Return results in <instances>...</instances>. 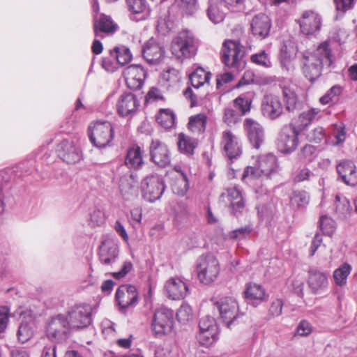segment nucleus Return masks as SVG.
<instances>
[{"instance_id":"nucleus-1","label":"nucleus","mask_w":357,"mask_h":357,"mask_svg":"<svg viewBox=\"0 0 357 357\" xmlns=\"http://www.w3.org/2000/svg\"><path fill=\"white\" fill-rule=\"evenodd\" d=\"M331 63V50L328 43L325 41L313 52H305L302 54L301 68L305 77L313 82L321 75L324 67H329Z\"/></svg>"},{"instance_id":"nucleus-2","label":"nucleus","mask_w":357,"mask_h":357,"mask_svg":"<svg viewBox=\"0 0 357 357\" xmlns=\"http://www.w3.org/2000/svg\"><path fill=\"white\" fill-rule=\"evenodd\" d=\"M198 40L188 30L181 31L172 41V54L178 59L183 60L194 56L197 52Z\"/></svg>"},{"instance_id":"nucleus-3","label":"nucleus","mask_w":357,"mask_h":357,"mask_svg":"<svg viewBox=\"0 0 357 357\" xmlns=\"http://www.w3.org/2000/svg\"><path fill=\"white\" fill-rule=\"evenodd\" d=\"M196 271L201 283L210 284L217 280L220 274L219 261L212 254L202 255L197 259Z\"/></svg>"},{"instance_id":"nucleus-4","label":"nucleus","mask_w":357,"mask_h":357,"mask_svg":"<svg viewBox=\"0 0 357 357\" xmlns=\"http://www.w3.org/2000/svg\"><path fill=\"white\" fill-rule=\"evenodd\" d=\"M215 308L219 313V318L229 328H231L243 313L239 311L237 301L231 296H224L214 302Z\"/></svg>"},{"instance_id":"nucleus-5","label":"nucleus","mask_w":357,"mask_h":357,"mask_svg":"<svg viewBox=\"0 0 357 357\" xmlns=\"http://www.w3.org/2000/svg\"><path fill=\"white\" fill-rule=\"evenodd\" d=\"M243 46L237 40H226L221 50V61L225 66L238 70L243 68Z\"/></svg>"},{"instance_id":"nucleus-6","label":"nucleus","mask_w":357,"mask_h":357,"mask_svg":"<svg viewBox=\"0 0 357 357\" xmlns=\"http://www.w3.org/2000/svg\"><path fill=\"white\" fill-rule=\"evenodd\" d=\"M89 136L91 143L98 148H104L113 139L114 128L107 121H97L89 126Z\"/></svg>"},{"instance_id":"nucleus-7","label":"nucleus","mask_w":357,"mask_h":357,"mask_svg":"<svg viewBox=\"0 0 357 357\" xmlns=\"http://www.w3.org/2000/svg\"><path fill=\"white\" fill-rule=\"evenodd\" d=\"M174 326V312L172 310L161 307L155 310L151 323V330L155 337L169 334Z\"/></svg>"},{"instance_id":"nucleus-8","label":"nucleus","mask_w":357,"mask_h":357,"mask_svg":"<svg viewBox=\"0 0 357 357\" xmlns=\"http://www.w3.org/2000/svg\"><path fill=\"white\" fill-rule=\"evenodd\" d=\"M73 329L66 316L58 314L52 317L47 324L46 333L52 342H59L63 340L70 330Z\"/></svg>"},{"instance_id":"nucleus-9","label":"nucleus","mask_w":357,"mask_h":357,"mask_svg":"<svg viewBox=\"0 0 357 357\" xmlns=\"http://www.w3.org/2000/svg\"><path fill=\"white\" fill-rule=\"evenodd\" d=\"M91 312L89 305L79 304L72 307L67 317L71 328H82L89 326L91 323Z\"/></svg>"},{"instance_id":"nucleus-10","label":"nucleus","mask_w":357,"mask_h":357,"mask_svg":"<svg viewBox=\"0 0 357 357\" xmlns=\"http://www.w3.org/2000/svg\"><path fill=\"white\" fill-rule=\"evenodd\" d=\"M301 131V128H298L291 123L284 126L280 133L278 140V146L282 153H291L294 151L298 144V135Z\"/></svg>"},{"instance_id":"nucleus-11","label":"nucleus","mask_w":357,"mask_h":357,"mask_svg":"<svg viewBox=\"0 0 357 357\" xmlns=\"http://www.w3.org/2000/svg\"><path fill=\"white\" fill-rule=\"evenodd\" d=\"M141 188L144 199L150 202L160 199L165 190L163 180L158 175L146 176L142 181Z\"/></svg>"},{"instance_id":"nucleus-12","label":"nucleus","mask_w":357,"mask_h":357,"mask_svg":"<svg viewBox=\"0 0 357 357\" xmlns=\"http://www.w3.org/2000/svg\"><path fill=\"white\" fill-rule=\"evenodd\" d=\"M220 144L224 155L231 161L238 158L242 154L241 140L229 130L222 132Z\"/></svg>"},{"instance_id":"nucleus-13","label":"nucleus","mask_w":357,"mask_h":357,"mask_svg":"<svg viewBox=\"0 0 357 357\" xmlns=\"http://www.w3.org/2000/svg\"><path fill=\"white\" fill-rule=\"evenodd\" d=\"M301 31L306 35H314L319 32L321 27V16L314 10H304L298 20Z\"/></svg>"},{"instance_id":"nucleus-14","label":"nucleus","mask_w":357,"mask_h":357,"mask_svg":"<svg viewBox=\"0 0 357 357\" xmlns=\"http://www.w3.org/2000/svg\"><path fill=\"white\" fill-rule=\"evenodd\" d=\"M56 152L59 157L68 164H75L82 159L80 148L73 140L61 141L57 145Z\"/></svg>"},{"instance_id":"nucleus-15","label":"nucleus","mask_w":357,"mask_h":357,"mask_svg":"<svg viewBox=\"0 0 357 357\" xmlns=\"http://www.w3.org/2000/svg\"><path fill=\"white\" fill-rule=\"evenodd\" d=\"M222 202L229 205L231 213L238 215L243 213L245 204L241 191L236 187L227 188L220 195Z\"/></svg>"},{"instance_id":"nucleus-16","label":"nucleus","mask_w":357,"mask_h":357,"mask_svg":"<svg viewBox=\"0 0 357 357\" xmlns=\"http://www.w3.org/2000/svg\"><path fill=\"white\" fill-rule=\"evenodd\" d=\"M261 112L264 116L271 120L276 119L283 111L282 104L279 96L274 94H265L261 100Z\"/></svg>"},{"instance_id":"nucleus-17","label":"nucleus","mask_w":357,"mask_h":357,"mask_svg":"<svg viewBox=\"0 0 357 357\" xmlns=\"http://www.w3.org/2000/svg\"><path fill=\"white\" fill-rule=\"evenodd\" d=\"M243 128L252 145L259 149L264 141L263 126L252 118H246L243 121Z\"/></svg>"},{"instance_id":"nucleus-18","label":"nucleus","mask_w":357,"mask_h":357,"mask_svg":"<svg viewBox=\"0 0 357 357\" xmlns=\"http://www.w3.org/2000/svg\"><path fill=\"white\" fill-rule=\"evenodd\" d=\"M127 86L132 89H139L146 76V72L140 65H130L123 70Z\"/></svg>"},{"instance_id":"nucleus-19","label":"nucleus","mask_w":357,"mask_h":357,"mask_svg":"<svg viewBox=\"0 0 357 357\" xmlns=\"http://www.w3.org/2000/svg\"><path fill=\"white\" fill-rule=\"evenodd\" d=\"M116 300L121 309L136 305L138 301L137 289L133 285H121L116 292Z\"/></svg>"},{"instance_id":"nucleus-20","label":"nucleus","mask_w":357,"mask_h":357,"mask_svg":"<svg viewBox=\"0 0 357 357\" xmlns=\"http://www.w3.org/2000/svg\"><path fill=\"white\" fill-rule=\"evenodd\" d=\"M139 106L138 100L131 93L121 95L116 105L118 114L123 117L132 116L137 112Z\"/></svg>"},{"instance_id":"nucleus-21","label":"nucleus","mask_w":357,"mask_h":357,"mask_svg":"<svg viewBox=\"0 0 357 357\" xmlns=\"http://www.w3.org/2000/svg\"><path fill=\"white\" fill-rule=\"evenodd\" d=\"M20 324L17 330V338L22 343L31 340L34 335V321L31 311L20 313Z\"/></svg>"},{"instance_id":"nucleus-22","label":"nucleus","mask_w":357,"mask_h":357,"mask_svg":"<svg viewBox=\"0 0 357 357\" xmlns=\"http://www.w3.org/2000/svg\"><path fill=\"white\" fill-rule=\"evenodd\" d=\"M337 172L342 181L347 185H357V167L350 160H343L337 165Z\"/></svg>"},{"instance_id":"nucleus-23","label":"nucleus","mask_w":357,"mask_h":357,"mask_svg":"<svg viewBox=\"0 0 357 357\" xmlns=\"http://www.w3.org/2000/svg\"><path fill=\"white\" fill-rule=\"evenodd\" d=\"M150 152L153 162L158 166L165 167L170 163L169 151L167 146L160 141H152Z\"/></svg>"},{"instance_id":"nucleus-24","label":"nucleus","mask_w":357,"mask_h":357,"mask_svg":"<svg viewBox=\"0 0 357 357\" xmlns=\"http://www.w3.org/2000/svg\"><path fill=\"white\" fill-rule=\"evenodd\" d=\"M296 47L291 42L284 43L281 47L279 60L283 71L289 73L294 71L295 67L294 60L296 54Z\"/></svg>"},{"instance_id":"nucleus-25","label":"nucleus","mask_w":357,"mask_h":357,"mask_svg":"<svg viewBox=\"0 0 357 357\" xmlns=\"http://www.w3.org/2000/svg\"><path fill=\"white\" fill-rule=\"evenodd\" d=\"M165 54L164 49L153 38L149 40L143 46L142 55L150 64L158 63Z\"/></svg>"},{"instance_id":"nucleus-26","label":"nucleus","mask_w":357,"mask_h":357,"mask_svg":"<svg viewBox=\"0 0 357 357\" xmlns=\"http://www.w3.org/2000/svg\"><path fill=\"white\" fill-rule=\"evenodd\" d=\"M271 27V20L264 13L256 15L251 21L252 33L260 39H264L268 36Z\"/></svg>"},{"instance_id":"nucleus-27","label":"nucleus","mask_w":357,"mask_h":357,"mask_svg":"<svg viewBox=\"0 0 357 357\" xmlns=\"http://www.w3.org/2000/svg\"><path fill=\"white\" fill-rule=\"evenodd\" d=\"M168 296L173 300L184 298L188 294L187 284L180 278H171L165 284Z\"/></svg>"},{"instance_id":"nucleus-28","label":"nucleus","mask_w":357,"mask_h":357,"mask_svg":"<svg viewBox=\"0 0 357 357\" xmlns=\"http://www.w3.org/2000/svg\"><path fill=\"white\" fill-rule=\"evenodd\" d=\"M244 294L247 302L255 307L261 302L266 301L268 298L265 289L261 285L256 283L248 284Z\"/></svg>"},{"instance_id":"nucleus-29","label":"nucleus","mask_w":357,"mask_h":357,"mask_svg":"<svg viewBox=\"0 0 357 357\" xmlns=\"http://www.w3.org/2000/svg\"><path fill=\"white\" fill-rule=\"evenodd\" d=\"M309 273L308 284L314 293H319L327 288L328 281L325 273L317 269H311Z\"/></svg>"},{"instance_id":"nucleus-30","label":"nucleus","mask_w":357,"mask_h":357,"mask_svg":"<svg viewBox=\"0 0 357 357\" xmlns=\"http://www.w3.org/2000/svg\"><path fill=\"white\" fill-rule=\"evenodd\" d=\"M120 192L124 199H130L138 193L137 181L131 174L128 177L121 178L119 185Z\"/></svg>"},{"instance_id":"nucleus-31","label":"nucleus","mask_w":357,"mask_h":357,"mask_svg":"<svg viewBox=\"0 0 357 357\" xmlns=\"http://www.w3.org/2000/svg\"><path fill=\"white\" fill-rule=\"evenodd\" d=\"M117 29V26L109 16L101 15L99 20H95L94 33L96 37L102 38V33H112Z\"/></svg>"},{"instance_id":"nucleus-32","label":"nucleus","mask_w":357,"mask_h":357,"mask_svg":"<svg viewBox=\"0 0 357 357\" xmlns=\"http://www.w3.org/2000/svg\"><path fill=\"white\" fill-rule=\"evenodd\" d=\"M144 164L142 151L137 145L130 147L125 158V165L129 169H139Z\"/></svg>"},{"instance_id":"nucleus-33","label":"nucleus","mask_w":357,"mask_h":357,"mask_svg":"<svg viewBox=\"0 0 357 357\" xmlns=\"http://www.w3.org/2000/svg\"><path fill=\"white\" fill-rule=\"evenodd\" d=\"M177 145L181 153L188 155L194 154L195 149L198 145V140L184 133H180L177 138Z\"/></svg>"},{"instance_id":"nucleus-34","label":"nucleus","mask_w":357,"mask_h":357,"mask_svg":"<svg viewBox=\"0 0 357 357\" xmlns=\"http://www.w3.org/2000/svg\"><path fill=\"white\" fill-rule=\"evenodd\" d=\"M207 116L204 113L191 116L188 123V128L195 135L203 134L206 128Z\"/></svg>"},{"instance_id":"nucleus-35","label":"nucleus","mask_w":357,"mask_h":357,"mask_svg":"<svg viewBox=\"0 0 357 357\" xmlns=\"http://www.w3.org/2000/svg\"><path fill=\"white\" fill-rule=\"evenodd\" d=\"M335 212L338 218L348 220L351 215L352 208L349 201L341 195H336L335 198Z\"/></svg>"},{"instance_id":"nucleus-36","label":"nucleus","mask_w":357,"mask_h":357,"mask_svg":"<svg viewBox=\"0 0 357 357\" xmlns=\"http://www.w3.org/2000/svg\"><path fill=\"white\" fill-rule=\"evenodd\" d=\"M257 164L260 169V172H262L265 176H268L278 168L277 158L272 153L260 156Z\"/></svg>"},{"instance_id":"nucleus-37","label":"nucleus","mask_w":357,"mask_h":357,"mask_svg":"<svg viewBox=\"0 0 357 357\" xmlns=\"http://www.w3.org/2000/svg\"><path fill=\"white\" fill-rule=\"evenodd\" d=\"M13 177V171L12 169H6L0 172V222L3 220V215L6 208L3 188L5 184L10 182Z\"/></svg>"},{"instance_id":"nucleus-38","label":"nucleus","mask_w":357,"mask_h":357,"mask_svg":"<svg viewBox=\"0 0 357 357\" xmlns=\"http://www.w3.org/2000/svg\"><path fill=\"white\" fill-rule=\"evenodd\" d=\"M211 74L210 72H208L204 68L199 67L190 75V80L192 86L194 88L199 89L204 84L208 83L211 79Z\"/></svg>"},{"instance_id":"nucleus-39","label":"nucleus","mask_w":357,"mask_h":357,"mask_svg":"<svg viewBox=\"0 0 357 357\" xmlns=\"http://www.w3.org/2000/svg\"><path fill=\"white\" fill-rule=\"evenodd\" d=\"M117 247H99V260L104 265H111L119 256Z\"/></svg>"},{"instance_id":"nucleus-40","label":"nucleus","mask_w":357,"mask_h":357,"mask_svg":"<svg viewBox=\"0 0 357 357\" xmlns=\"http://www.w3.org/2000/svg\"><path fill=\"white\" fill-rule=\"evenodd\" d=\"M218 0H208V6L206 10L208 19L214 24L223 21L225 13L220 8Z\"/></svg>"},{"instance_id":"nucleus-41","label":"nucleus","mask_w":357,"mask_h":357,"mask_svg":"<svg viewBox=\"0 0 357 357\" xmlns=\"http://www.w3.org/2000/svg\"><path fill=\"white\" fill-rule=\"evenodd\" d=\"M351 266L347 263H344L335 269L333 275L335 284L339 287L346 285L347 278L351 273Z\"/></svg>"},{"instance_id":"nucleus-42","label":"nucleus","mask_w":357,"mask_h":357,"mask_svg":"<svg viewBox=\"0 0 357 357\" xmlns=\"http://www.w3.org/2000/svg\"><path fill=\"white\" fill-rule=\"evenodd\" d=\"M110 51L117 63L121 66L128 63L132 59V56L130 50L125 46L115 47Z\"/></svg>"},{"instance_id":"nucleus-43","label":"nucleus","mask_w":357,"mask_h":357,"mask_svg":"<svg viewBox=\"0 0 357 357\" xmlns=\"http://www.w3.org/2000/svg\"><path fill=\"white\" fill-rule=\"evenodd\" d=\"M252 102V97L249 93H243L234 100V106L238 109L241 115H245L250 111Z\"/></svg>"},{"instance_id":"nucleus-44","label":"nucleus","mask_w":357,"mask_h":357,"mask_svg":"<svg viewBox=\"0 0 357 357\" xmlns=\"http://www.w3.org/2000/svg\"><path fill=\"white\" fill-rule=\"evenodd\" d=\"M310 201V196L305 191H294L290 199V204L292 207L296 208H303L306 207Z\"/></svg>"},{"instance_id":"nucleus-45","label":"nucleus","mask_w":357,"mask_h":357,"mask_svg":"<svg viewBox=\"0 0 357 357\" xmlns=\"http://www.w3.org/2000/svg\"><path fill=\"white\" fill-rule=\"evenodd\" d=\"M175 114L169 109H161L157 116V122L165 128H170L175 123Z\"/></svg>"},{"instance_id":"nucleus-46","label":"nucleus","mask_w":357,"mask_h":357,"mask_svg":"<svg viewBox=\"0 0 357 357\" xmlns=\"http://www.w3.org/2000/svg\"><path fill=\"white\" fill-rule=\"evenodd\" d=\"M105 222V215L103 210L100 208H94L89 213L88 225L92 228L102 226Z\"/></svg>"},{"instance_id":"nucleus-47","label":"nucleus","mask_w":357,"mask_h":357,"mask_svg":"<svg viewBox=\"0 0 357 357\" xmlns=\"http://www.w3.org/2000/svg\"><path fill=\"white\" fill-rule=\"evenodd\" d=\"M197 337L201 344L208 347L218 340V330L199 331Z\"/></svg>"},{"instance_id":"nucleus-48","label":"nucleus","mask_w":357,"mask_h":357,"mask_svg":"<svg viewBox=\"0 0 357 357\" xmlns=\"http://www.w3.org/2000/svg\"><path fill=\"white\" fill-rule=\"evenodd\" d=\"M320 112L321 110L319 108H311L307 111H304L298 116V121L301 123L297 127L301 128L302 130L303 128L310 124Z\"/></svg>"},{"instance_id":"nucleus-49","label":"nucleus","mask_w":357,"mask_h":357,"mask_svg":"<svg viewBox=\"0 0 357 357\" xmlns=\"http://www.w3.org/2000/svg\"><path fill=\"white\" fill-rule=\"evenodd\" d=\"M250 61L258 66L265 68H269L272 66V62L268 53L265 51H260L250 56Z\"/></svg>"},{"instance_id":"nucleus-50","label":"nucleus","mask_w":357,"mask_h":357,"mask_svg":"<svg viewBox=\"0 0 357 357\" xmlns=\"http://www.w3.org/2000/svg\"><path fill=\"white\" fill-rule=\"evenodd\" d=\"M282 93L286 104V109L289 112H294L297 105V96L295 92L288 87H284Z\"/></svg>"},{"instance_id":"nucleus-51","label":"nucleus","mask_w":357,"mask_h":357,"mask_svg":"<svg viewBox=\"0 0 357 357\" xmlns=\"http://www.w3.org/2000/svg\"><path fill=\"white\" fill-rule=\"evenodd\" d=\"M188 188L189 183L187 176L185 173H181V178H178L177 181L172 185V190L175 194L183 196Z\"/></svg>"},{"instance_id":"nucleus-52","label":"nucleus","mask_w":357,"mask_h":357,"mask_svg":"<svg viewBox=\"0 0 357 357\" xmlns=\"http://www.w3.org/2000/svg\"><path fill=\"white\" fill-rule=\"evenodd\" d=\"M176 318L183 324L192 320L193 318L192 307L187 303H183L177 310Z\"/></svg>"},{"instance_id":"nucleus-53","label":"nucleus","mask_w":357,"mask_h":357,"mask_svg":"<svg viewBox=\"0 0 357 357\" xmlns=\"http://www.w3.org/2000/svg\"><path fill=\"white\" fill-rule=\"evenodd\" d=\"M320 228L326 235L331 236L336 229V224L334 220L327 215H322L320 218Z\"/></svg>"},{"instance_id":"nucleus-54","label":"nucleus","mask_w":357,"mask_h":357,"mask_svg":"<svg viewBox=\"0 0 357 357\" xmlns=\"http://www.w3.org/2000/svg\"><path fill=\"white\" fill-rule=\"evenodd\" d=\"M128 10L132 13H144L148 9L146 0H126Z\"/></svg>"},{"instance_id":"nucleus-55","label":"nucleus","mask_w":357,"mask_h":357,"mask_svg":"<svg viewBox=\"0 0 357 357\" xmlns=\"http://www.w3.org/2000/svg\"><path fill=\"white\" fill-rule=\"evenodd\" d=\"M342 92V88L340 85L332 86L323 96L319 98L321 105H327L336 96H340Z\"/></svg>"},{"instance_id":"nucleus-56","label":"nucleus","mask_w":357,"mask_h":357,"mask_svg":"<svg viewBox=\"0 0 357 357\" xmlns=\"http://www.w3.org/2000/svg\"><path fill=\"white\" fill-rule=\"evenodd\" d=\"M180 8L188 15H193L198 9L197 0H177Z\"/></svg>"},{"instance_id":"nucleus-57","label":"nucleus","mask_w":357,"mask_h":357,"mask_svg":"<svg viewBox=\"0 0 357 357\" xmlns=\"http://www.w3.org/2000/svg\"><path fill=\"white\" fill-rule=\"evenodd\" d=\"M306 137L311 142L320 143L326 137L325 130L322 127L317 126L310 130Z\"/></svg>"},{"instance_id":"nucleus-58","label":"nucleus","mask_w":357,"mask_h":357,"mask_svg":"<svg viewBox=\"0 0 357 357\" xmlns=\"http://www.w3.org/2000/svg\"><path fill=\"white\" fill-rule=\"evenodd\" d=\"M199 331L212 330V331H213L214 330H218L215 319L208 315L201 318L199 323Z\"/></svg>"},{"instance_id":"nucleus-59","label":"nucleus","mask_w":357,"mask_h":357,"mask_svg":"<svg viewBox=\"0 0 357 357\" xmlns=\"http://www.w3.org/2000/svg\"><path fill=\"white\" fill-rule=\"evenodd\" d=\"M239 120V114L231 107H227L224 110L223 121L228 126L234 125Z\"/></svg>"},{"instance_id":"nucleus-60","label":"nucleus","mask_w":357,"mask_h":357,"mask_svg":"<svg viewBox=\"0 0 357 357\" xmlns=\"http://www.w3.org/2000/svg\"><path fill=\"white\" fill-rule=\"evenodd\" d=\"M252 227L251 225H246L244 227H241L235 229L229 233V236L232 239L241 240L248 236L252 231Z\"/></svg>"},{"instance_id":"nucleus-61","label":"nucleus","mask_w":357,"mask_h":357,"mask_svg":"<svg viewBox=\"0 0 357 357\" xmlns=\"http://www.w3.org/2000/svg\"><path fill=\"white\" fill-rule=\"evenodd\" d=\"M314 176V174L307 167H301L298 169L294 176L295 182H302L304 181H309Z\"/></svg>"},{"instance_id":"nucleus-62","label":"nucleus","mask_w":357,"mask_h":357,"mask_svg":"<svg viewBox=\"0 0 357 357\" xmlns=\"http://www.w3.org/2000/svg\"><path fill=\"white\" fill-rule=\"evenodd\" d=\"M119 64L117 63L114 56L109 51V55L105 56L102 61V67L107 72L113 73L118 68Z\"/></svg>"},{"instance_id":"nucleus-63","label":"nucleus","mask_w":357,"mask_h":357,"mask_svg":"<svg viewBox=\"0 0 357 357\" xmlns=\"http://www.w3.org/2000/svg\"><path fill=\"white\" fill-rule=\"evenodd\" d=\"M10 309L7 306L0 307V333L7 327L10 317Z\"/></svg>"},{"instance_id":"nucleus-64","label":"nucleus","mask_w":357,"mask_h":357,"mask_svg":"<svg viewBox=\"0 0 357 357\" xmlns=\"http://www.w3.org/2000/svg\"><path fill=\"white\" fill-rule=\"evenodd\" d=\"M263 175L262 172H260V169L259 168V165L257 167H247L242 175V180L245 181L246 178H257L261 177Z\"/></svg>"}]
</instances>
